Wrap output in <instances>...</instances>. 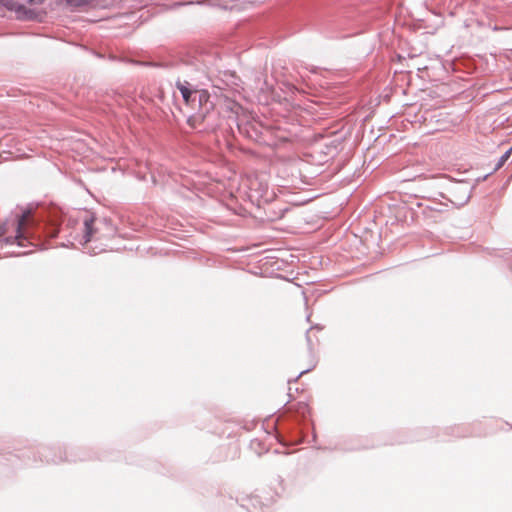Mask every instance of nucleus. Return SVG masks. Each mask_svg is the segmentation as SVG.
I'll return each instance as SVG.
<instances>
[{"instance_id": "obj_1", "label": "nucleus", "mask_w": 512, "mask_h": 512, "mask_svg": "<svg viewBox=\"0 0 512 512\" xmlns=\"http://www.w3.org/2000/svg\"><path fill=\"white\" fill-rule=\"evenodd\" d=\"M62 211L57 207L23 210L0 223V252L4 256H21L44 247V238L59 232Z\"/></svg>"}, {"instance_id": "obj_6", "label": "nucleus", "mask_w": 512, "mask_h": 512, "mask_svg": "<svg viewBox=\"0 0 512 512\" xmlns=\"http://www.w3.org/2000/svg\"><path fill=\"white\" fill-rule=\"evenodd\" d=\"M198 118H199L198 116L191 117V118H189L188 123H189L191 126L195 127V126H196V124H195V123H196V121L198 120Z\"/></svg>"}, {"instance_id": "obj_4", "label": "nucleus", "mask_w": 512, "mask_h": 512, "mask_svg": "<svg viewBox=\"0 0 512 512\" xmlns=\"http://www.w3.org/2000/svg\"><path fill=\"white\" fill-rule=\"evenodd\" d=\"M176 86L180 90L185 102L188 103L193 95V91L189 88V83L177 81Z\"/></svg>"}, {"instance_id": "obj_7", "label": "nucleus", "mask_w": 512, "mask_h": 512, "mask_svg": "<svg viewBox=\"0 0 512 512\" xmlns=\"http://www.w3.org/2000/svg\"><path fill=\"white\" fill-rule=\"evenodd\" d=\"M198 96H199L198 101L200 104L202 103L203 100H205V101L207 100V95L205 93H199Z\"/></svg>"}, {"instance_id": "obj_3", "label": "nucleus", "mask_w": 512, "mask_h": 512, "mask_svg": "<svg viewBox=\"0 0 512 512\" xmlns=\"http://www.w3.org/2000/svg\"><path fill=\"white\" fill-rule=\"evenodd\" d=\"M441 181L447 183L446 193H440V196L447 199L454 207L460 208L468 203L472 191L475 187L468 181H453L447 177H441Z\"/></svg>"}, {"instance_id": "obj_2", "label": "nucleus", "mask_w": 512, "mask_h": 512, "mask_svg": "<svg viewBox=\"0 0 512 512\" xmlns=\"http://www.w3.org/2000/svg\"><path fill=\"white\" fill-rule=\"evenodd\" d=\"M115 229L107 219H97L93 215H86L83 220V233L81 236H75L81 245H85L93 239L99 240L112 237Z\"/></svg>"}, {"instance_id": "obj_8", "label": "nucleus", "mask_w": 512, "mask_h": 512, "mask_svg": "<svg viewBox=\"0 0 512 512\" xmlns=\"http://www.w3.org/2000/svg\"><path fill=\"white\" fill-rule=\"evenodd\" d=\"M205 117H206V115H205V114L201 115V119H202V120H204V119H205Z\"/></svg>"}, {"instance_id": "obj_5", "label": "nucleus", "mask_w": 512, "mask_h": 512, "mask_svg": "<svg viewBox=\"0 0 512 512\" xmlns=\"http://www.w3.org/2000/svg\"><path fill=\"white\" fill-rule=\"evenodd\" d=\"M512 154V146L499 158L495 170L500 169Z\"/></svg>"}]
</instances>
